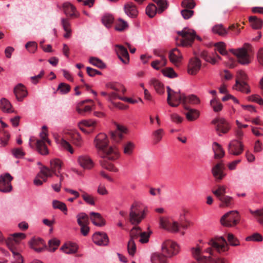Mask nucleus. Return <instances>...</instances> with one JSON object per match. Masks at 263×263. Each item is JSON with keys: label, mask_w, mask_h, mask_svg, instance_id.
<instances>
[{"label": "nucleus", "mask_w": 263, "mask_h": 263, "mask_svg": "<svg viewBox=\"0 0 263 263\" xmlns=\"http://www.w3.org/2000/svg\"><path fill=\"white\" fill-rule=\"evenodd\" d=\"M208 244L209 247L203 251L199 246L191 249L192 255L198 263H229L225 258L217 256V254L227 252L229 249L228 243L223 237L212 238Z\"/></svg>", "instance_id": "nucleus-1"}, {"label": "nucleus", "mask_w": 263, "mask_h": 263, "mask_svg": "<svg viewBox=\"0 0 263 263\" xmlns=\"http://www.w3.org/2000/svg\"><path fill=\"white\" fill-rule=\"evenodd\" d=\"M94 144L99 154L103 159L115 160L119 158V153L118 149L116 147H108V140L105 134H98L94 140Z\"/></svg>", "instance_id": "nucleus-2"}, {"label": "nucleus", "mask_w": 263, "mask_h": 263, "mask_svg": "<svg viewBox=\"0 0 263 263\" xmlns=\"http://www.w3.org/2000/svg\"><path fill=\"white\" fill-rule=\"evenodd\" d=\"M63 165L62 162L59 159H53L50 161V167H43L37 174L34 180L36 185H41L43 182H46L48 177H52L53 175L59 176Z\"/></svg>", "instance_id": "nucleus-3"}, {"label": "nucleus", "mask_w": 263, "mask_h": 263, "mask_svg": "<svg viewBox=\"0 0 263 263\" xmlns=\"http://www.w3.org/2000/svg\"><path fill=\"white\" fill-rule=\"evenodd\" d=\"M26 235L22 233H14L12 237L8 238L6 241V244L9 250L12 252L15 259L14 263H23V259L20 252L23 248L20 243V240L24 239Z\"/></svg>", "instance_id": "nucleus-4"}, {"label": "nucleus", "mask_w": 263, "mask_h": 263, "mask_svg": "<svg viewBox=\"0 0 263 263\" xmlns=\"http://www.w3.org/2000/svg\"><path fill=\"white\" fill-rule=\"evenodd\" d=\"M215 52L218 51L222 55H226L228 52L226 50V44L223 42H218L214 45ZM200 57L205 61L212 64H215L217 60H220L221 57L216 52L211 54L206 51H202L200 53Z\"/></svg>", "instance_id": "nucleus-5"}, {"label": "nucleus", "mask_w": 263, "mask_h": 263, "mask_svg": "<svg viewBox=\"0 0 263 263\" xmlns=\"http://www.w3.org/2000/svg\"><path fill=\"white\" fill-rule=\"evenodd\" d=\"M47 128L43 127V131L40 133L41 139H36L34 137L29 139V145L31 147H35L36 150L42 155L48 154L49 151L45 143V140L47 138Z\"/></svg>", "instance_id": "nucleus-6"}, {"label": "nucleus", "mask_w": 263, "mask_h": 263, "mask_svg": "<svg viewBox=\"0 0 263 263\" xmlns=\"http://www.w3.org/2000/svg\"><path fill=\"white\" fill-rule=\"evenodd\" d=\"M145 216L144 210L141 209L138 203H134L130 206L129 213V221L133 225H138Z\"/></svg>", "instance_id": "nucleus-7"}, {"label": "nucleus", "mask_w": 263, "mask_h": 263, "mask_svg": "<svg viewBox=\"0 0 263 263\" xmlns=\"http://www.w3.org/2000/svg\"><path fill=\"white\" fill-rule=\"evenodd\" d=\"M231 52L236 55L238 62L242 65H247L251 62L250 52L251 45L246 43L242 48L235 50L232 49Z\"/></svg>", "instance_id": "nucleus-8"}, {"label": "nucleus", "mask_w": 263, "mask_h": 263, "mask_svg": "<svg viewBox=\"0 0 263 263\" xmlns=\"http://www.w3.org/2000/svg\"><path fill=\"white\" fill-rule=\"evenodd\" d=\"M177 34L181 37L180 41L183 46H191L195 37L198 40L201 41V38L197 36L193 30L189 28H185L182 31H178Z\"/></svg>", "instance_id": "nucleus-9"}, {"label": "nucleus", "mask_w": 263, "mask_h": 263, "mask_svg": "<svg viewBox=\"0 0 263 263\" xmlns=\"http://www.w3.org/2000/svg\"><path fill=\"white\" fill-rule=\"evenodd\" d=\"M240 220V216L236 211H231L223 215L220 218L221 224L225 227H233L237 225Z\"/></svg>", "instance_id": "nucleus-10"}, {"label": "nucleus", "mask_w": 263, "mask_h": 263, "mask_svg": "<svg viewBox=\"0 0 263 263\" xmlns=\"http://www.w3.org/2000/svg\"><path fill=\"white\" fill-rule=\"evenodd\" d=\"M167 97V102L172 107H177L180 103L183 104L184 95L179 91H175L170 87H166Z\"/></svg>", "instance_id": "nucleus-11"}, {"label": "nucleus", "mask_w": 263, "mask_h": 263, "mask_svg": "<svg viewBox=\"0 0 263 263\" xmlns=\"http://www.w3.org/2000/svg\"><path fill=\"white\" fill-rule=\"evenodd\" d=\"M246 78V74L244 71L242 70L238 71L236 84L233 87V88L241 92L249 93L250 92V90L248 84L245 82Z\"/></svg>", "instance_id": "nucleus-12"}, {"label": "nucleus", "mask_w": 263, "mask_h": 263, "mask_svg": "<svg viewBox=\"0 0 263 263\" xmlns=\"http://www.w3.org/2000/svg\"><path fill=\"white\" fill-rule=\"evenodd\" d=\"M13 177L8 173H5L0 176V192L7 193L12 190L11 181Z\"/></svg>", "instance_id": "nucleus-13"}, {"label": "nucleus", "mask_w": 263, "mask_h": 263, "mask_svg": "<svg viewBox=\"0 0 263 263\" xmlns=\"http://www.w3.org/2000/svg\"><path fill=\"white\" fill-rule=\"evenodd\" d=\"M162 250L163 253L167 255L168 257H171L178 253L179 247L175 242L167 240L163 243Z\"/></svg>", "instance_id": "nucleus-14"}, {"label": "nucleus", "mask_w": 263, "mask_h": 263, "mask_svg": "<svg viewBox=\"0 0 263 263\" xmlns=\"http://www.w3.org/2000/svg\"><path fill=\"white\" fill-rule=\"evenodd\" d=\"M212 123L215 125V129L219 136H221V134L227 133L231 128L229 123L223 118L214 119Z\"/></svg>", "instance_id": "nucleus-15"}, {"label": "nucleus", "mask_w": 263, "mask_h": 263, "mask_svg": "<svg viewBox=\"0 0 263 263\" xmlns=\"http://www.w3.org/2000/svg\"><path fill=\"white\" fill-rule=\"evenodd\" d=\"M224 165L221 161L213 166L211 173L216 182H220L226 176V174L224 172Z\"/></svg>", "instance_id": "nucleus-16"}, {"label": "nucleus", "mask_w": 263, "mask_h": 263, "mask_svg": "<svg viewBox=\"0 0 263 263\" xmlns=\"http://www.w3.org/2000/svg\"><path fill=\"white\" fill-rule=\"evenodd\" d=\"M159 224L162 228L168 231L175 233L179 231V224L177 221L160 217Z\"/></svg>", "instance_id": "nucleus-17"}, {"label": "nucleus", "mask_w": 263, "mask_h": 263, "mask_svg": "<svg viewBox=\"0 0 263 263\" xmlns=\"http://www.w3.org/2000/svg\"><path fill=\"white\" fill-rule=\"evenodd\" d=\"M243 151L242 143L237 140L231 141L228 146V152L235 156L240 155Z\"/></svg>", "instance_id": "nucleus-18"}, {"label": "nucleus", "mask_w": 263, "mask_h": 263, "mask_svg": "<svg viewBox=\"0 0 263 263\" xmlns=\"http://www.w3.org/2000/svg\"><path fill=\"white\" fill-rule=\"evenodd\" d=\"M201 66V61L197 58H192L188 64L187 72L190 74L195 75L200 69Z\"/></svg>", "instance_id": "nucleus-19"}, {"label": "nucleus", "mask_w": 263, "mask_h": 263, "mask_svg": "<svg viewBox=\"0 0 263 263\" xmlns=\"http://www.w3.org/2000/svg\"><path fill=\"white\" fill-rule=\"evenodd\" d=\"M117 130L111 132V137L116 142H119L123 138V134L127 133V128L122 125L117 124Z\"/></svg>", "instance_id": "nucleus-20"}, {"label": "nucleus", "mask_w": 263, "mask_h": 263, "mask_svg": "<svg viewBox=\"0 0 263 263\" xmlns=\"http://www.w3.org/2000/svg\"><path fill=\"white\" fill-rule=\"evenodd\" d=\"M92 240L95 243L99 246H106L109 241L107 235L105 233L101 232H97L94 234Z\"/></svg>", "instance_id": "nucleus-21"}, {"label": "nucleus", "mask_w": 263, "mask_h": 263, "mask_svg": "<svg viewBox=\"0 0 263 263\" xmlns=\"http://www.w3.org/2000/svg\"><path fill=\"white\" fill-rule=\"evenodd\" d=\"M78 162L84 169H91L93 166V162L87 155H81L78 158Z\"/></svg>", "instance_id": "nucleus-22"}, {"label": "nucleus", "mask_w": 263, "mask_h": 263, "mask_svg": "<svg viewBox=\"0 0 263 263\" xmlns=\"http://www.w3.org/2000/svg\"><path fill=\"white\" fill-rule=\"evenodd\" d=\"M116 48L119 58L123 63H128L129 62V54L127 49L122 45H117Z\"/></svg>", "instance_id": "nucleus-23"}, {"label": "nucleus", "mask_w": 263, "mask_h": 263, "mask_svg": "<svg viewBox=\"0 0 263 263\" xmlns=\"http://www.w3.org/2000/svg\"><path fill=\"white\" fill-rule=\"evenodd\" d=\"M14 93L18 101H22L28 94L25 87L22 84H18L14 88Z\"/></svg>", "instance_id": "nucleus-24"}, {"label": "nucleus", "mask_w": 263, "mask_h": 263, "mask_svg": "<svg viewBox=\"0 0 263 263\" xmlns=\"http://www.w3.org/2000/svg\"><path fill=\"white\" fill-rule=\"evenodd\" d=\"M29 244L32 249L37 252H41L45 246L43 240L39 238L32 239Z\"/></svg>", "instance_id": "nucleus-25"}, {"label": "nucleus", "mask_w": 263, "mask_h": 263, "mask_svg": "<svg viewBox=\"0 0 263 263\" xmlns=\"http://www.w3.org/2000/svg\"><path fill=\"white\" fill-rule=\"evenodd\" d=\"M124 11L128 16L132 18L136 17L138 14L136 6L132 3H128L124 5Z\"/></svg>", "instance_id": "nucleus-26"}, {"label": "nucleus", "mask_w": 263, "mask_h": 263, "mask_svg": "<svg viewBox=\"0 0 263 263\" xmlns=\"http://www.w3.org/2000/svg\"><path fill=\"white\" fill-rule=\"evenodd\" d=\"M90 218L92 223L96 226L102 227L105 224V220L98 213L91 212L90 213Z\"/></svg>", "instance_id": "nucleus-27"}, {"label": "nucleus", "mask_w": 263, "mask_h": 263, "mask_svg": "<svg viewBox=\"0 0 263 263\" xmlns=\"http://www.w3.org/2000/svg\"><path fill=\"white\" fill-rule=\"evenodd\" d=\"M185 109L187 110L185 113L186 119L190 121H193L197 119L200 116L199 110L190 108L189 106L185 107Z\"/></svg>", "instance_id": "nucleus-28"}, {"label": "nucleus", "mask_w": 263, "mask_h": 263, "mask_svg": "<svg viewBox=\"0 0 263 263\" xmlns=\"http://www.w3.org/2000/svg\"><path fill=\"white\" fill-rule=\"evenodd\" d=\"M182 59L180 51L177 48L172 49L169 53V59L173 64L176 65Z\"/></svg>", "instance_id": "nucleus-29"}, {"label": "nucleus", "mask_w": 263, "mask_h": 263, "mask_svg": "<svg viewBox=\"0 0 263 263\" xmlns=\"http://www.w3.org/2000/svg\"><path fill=\"white\" fill-rule=\"evenodd\" d=\"M68 138L76 146L80 147L82 144V139L79 133L76 131L68 133Z\"/></svg>", "instance_id": "nucleus-30"}, {"label": "nucleus", "mask_w": 263, "mask_h": 263, "mask_svg": "<svg viewBox=\"0 0 263 263\" xmlns=\"http://www.w3.org/2000/svg\"><path fill=\"white\" fill-rule=\"evenodd\" d=\"M200 102L199 98L194 95H191L187 96H184L183 105L185 108V106H188V104L197 105Z\"/></svg>", "instance_id": "nucleus-31"}, {"label": "nucleus", "mask_w": 263, "mask_h": 263, "mask_svg": "<svg viewBox=\"0 0 263 263\" xmlns=\"http://www.w3.org/2000/svg\"><path fill=\"white\" fill-rule=\"evenodd\" d=\"M63 11L67 16L77 17L75 7L69 3H65L63 6Z\"/></svg>", "instance_id": "nucleus-32"}, {"label": "nucleus", "mask_w": 263, "mask_h": 263, "mask_svg": "<svg viewBox=\"0 0 263 263\" xmlns=\"http://www.w3.org/2000/svg\"><path fill=\"white\" fill-rule=\"evenodd\" d=\"M152 263H167V257L160 253H154L151 256Z\"/></svg>", "instance_id": "nucleus-33"}, {"label": "nucleus", "mask_w": 263, "mask_h": 263, "mask_svg": "<svg viewBox=\"0 0 263 263\" xmlns=\"http://www.w3.org/2000/svg\"><path fill=\"white\" fill-rule=\"evenodd\" d=\"M213 149L214 152V158L220 159L224 155V151L221 145L217 142H214L213 145Z\"/></svg>", "instance_id": "nucleus-34"}, {"label": "nucleus", "mask_w": 263, "mask_h": 263, "mask_svg": "<svg viewBox=\"0 0 263 263\" xmlns=\"http://www.w3.org/2000/svg\"><path fill=\"white\" fill-rule=\"evenodd\" d=\"M11 104L9 101L5 98H3L0 100V109L4 112L10 113L13 111L11 109Z\"/></svg>", "instance_id": "nucleus-35"}, {"label": "nucleus", "mask_w": 263, "mask_h": 263, "mask_svg": "<svg viewBox=\"0 0 263 263\" xmlns=\"http://www.w3.org/2000/svg\"><path fill=\"white\" fill-rule=\"evenodd\" d=\"M77 222L80 226L88 225L89 223V217L85 213H80L77 215Z\"/></svg>", "instance_id": "nucleus-36"}, {"label": "nucleus", "mask_w": 263, "mask_h": 263, "mask_svg": "<svg viewBox=\"0 0 263 263\" xmlns=\"http://www.w3.org/2000/svg\"><path fill=\"white\" fill-rule=\"evenodd\" d=\"M108 88L111 89L115 92H121L123 94L126 92V88L123 85L118 83H110L106 84Z\"/></svg>", "instance_id": "nucleus-37"}, {"label": "nucleus", "mask_w": 263, "mask_h": 263, "mask_svg": "<svg viewBox=\"0 0 263 263\" xmlns=\"http://www.w3.org/2000/svg\"><path fill=\"white\" fill-rule=\"evenodd\" d=\"M61 24L64 31L66 32V33L64 34V37L65 38L69 37L71 31L69 20L66 18H62L61 19Z\"/></svg>", "instance_id": "nucleus-38"}, {"label": "nucleus", "mask_w": 263, "mask_h": 263, "mask_svg": "<svg viewBox=\"0 0 263 263\" xmlns=\"http://www.w3.org/2000/svg\"><path fill=\"white\" fill-rule=\"evenodd\" d=\"M212 193L219 199L221 197L226 195V186L225 185H217L216 189L212 190Z\"/></svg>", "instance_id": "nucleus-39"}, {"label": "nucleus", "mask_w": 263, "mask_h": 263, "mask_svg": "<svg viewBox=\"0 0 263 263\" xmlns=\"http://www.w3.org/2000/svg\"><path fill=\"white\" fill-rule=\"evenodd\" d=\"M150 84L154 87L155 90L159 94H163L164 92V85L158 80L152 79Z\"/></svg>", "instance_id": "nucleus-40"}, {"label": "nucleus", "mask_w": 263, "mask_h": 263, "mask_svg": "<svg viewBox=\"0 0 263 263\" xmlns=\"http://www.w3.org/2000/svg\"><path fill=\"white\" fill-rule=\"evenodd\" d=\"M135 147V144L134 143L131 141L127 142L123 145L124 154L128 156L132 155L133 153Z\"/></svg>", "instance_id": "nucleus-41"}, {"label": "nucleus", "mask_w": 263, "mask_h": 263, "mask_svg": "<svg viewBox=\"0 0 263 263\" xmlns=\"http://www.w3.org/2000/svg\"><path fill=\"white\" fill-rule=\"evenodd\" d=\"M84 103L85 101H82L79 103L77 107V112L82 115H84L85 113L91 110V107L89 105H84Z\"/></svg>", "instance_id": "nucleus-42"}, {"label": "nucleus", "mask_w": 263, "mask_h": 263, "mask_svg": "<svg viewBox=\"0 0 263 263\" xmlns=\"http://www.w3.org/2000/svg\"><path fill=\"white\" fill-rule=\"evenodd\" d=\"M250 22L253 28L255 29H259L261 28L263 22L255 16H251L249 17Z\"/></svg>", "instance_id": "nucleus-43"}, {"label": "nucleus", "mask_w": 263, "mask_h": 263, "mask_svg": "<svg viewBox=\"0 0 263 263\" xmlns=\"http://www.w3.org/2000/svg\"><path fill=\"white\" fill-rule=\"evenodd\" d=\"M96 125H97V122L95 121L84 120V121H81L80 123L79 126L82 131H83L84 132H86V130L83 127V126L87 127H89V128H92V129H90V130H92L93 128L95 127L96 126Z\"/></svg>", "instance_id": "nucleus-44"}, {"label": "nucleus", "mask_w": 263, "mask_h": 263, "mask_svg": "<svg viewBox=\"0 0 263 263\" xmlns=\"http://www.w3.org/2000/svg\"><path fill=\"white\" fill-rule=\"evenodd\" d=\"M167 63L165 57H162L160 60H155L151 63V66L156 70H159L161 67L165 66Z\"/></svg>", "instance_id": "nucleus-45"}, {"label": "nucleus", "mask_w": 263, "mask_h": 263, "mask_svg": "<svg viewBox=\"0 0 263 263\" xmlns=\"http://www.w3.org/2000/svg\"><path fill=\"white\" fill-rule=\"evenodd\" d=\"M10 138L9 134L5 130H0V144L2 146H5L7 145Z\"/></svg>", "instance_id": "nucleus-46"}, {"label": "nucleus", "mask_w": 263, "mask_h": 263, "mask_svg": "<svg viewBox=\"0 0 263 263\" xmlns=\"http://www.w3.org/2000/svg\"><path fill=\"white\" fill-rule=\"evenodd\" d=\"M61 250L66 254H73L77 251L78 247L73 244H66L62 247Z\"/></svg>", "instance_id": "nucleus-47"}, {"label": "nucleus", "mask_w": 263, "mask_h": 263, "mask_svg": "<svg viewBox=\"0 0 263 263\" xmlns=\"http://www.w3.org/2000/svg\"><path fill=\"white\" fill-rule=\"evenodd\" d=\"M212 31L221 36H224L228 33V30L221 24L215 25L212 28Z\"/></svg>", "instance_id": "nucleus-48"}, {"label": "nucleus", "mask_w": 263, "mask_h": 263, "mask_svg": "<svg viewBox=\"0 0 263 263\" xmlns=\"http://www.w3.org/2000/svg\"><path fill=\"white\" fill-rule=\"evenodd\" d=\"M80 191L82 193V197L85 202L91 205L95 204V198L92 195L88 194L82 190H80Z\"/></svg>", "instance_id": "nucleus-49"}, {"label": "nucleus", "mask_w": 263, "mask_h": 263, "mask_svg": "<svg viewBox=\"0 0 263 263\" xmlns=\"http://www.w3.org/2000/svg\"><path fill=\"white\" fill-rule=\"evenodd\" d=\"M52 206L54 209H59L63 211L65 214H67V208L64 203L54 200L52 201Z\"/></svg>", "instance_id": "nucleus-50"}, {"label": "nucleus", "mask_w": 263, "mask_h": 263, "mask_svg": "<svg viewBox=\"0 0 263 263\" xmlns=\"http://www.w3.org/2000/svg\"><path fill=\"white\" fill-rule=\"evenodd\" d=\"M218 200L221 202L219 206L222 208L230 206L233 201V198L227 195L221 197Z\"/></svg>", "instance_id": "nucleus-51"}, {"label": "nucleus", "mask_w": 263, "mask_h": 263, "mask_svg": "<svg viewBox=\"0 0 263 263\" xmlns=\"http://www.w3.org/2000/svg\"><path fill=\"white\" fill-rule=\"evenodd\" d=\"M90 64L99 68L103 69L105 67V64L99 59L95 57H90L89 60Z\"/></svg>", "instance_id": "nucleus-52"}, {"label": "nucleus", "mask_w": 263, "mask_h": 263, "mask_svg": "<svg viewBox=\"0 0 263 263\" xmlns=\"http://www.w3.org/2000/svg\"><path fill=\"white\" fill-rule=\"evenodd\" d=\"M59 143L61 146L64 149L68 151L70 153H73V149L70 144L65 139L62 138L59 140Z\"/></svg>", "instance_id": "nucleus-53"}, {"label": "nucleus", "mask_w": 263, "mask_h": 263, "mask_svg": "<svg viewBox=\"0 0 263 263\" xmlns=\"http://www.w3.org/2000/svg\"><path fill=\"white\" fill-rule=\"evenodd\" d=\"M210 105L215 112L220 111L223 107L222 104L216 99V97L211 100Z\"/></svg>", "instance_id": "nucleus-54"}, {"label": "nucleus", "mask_w": 263, "mask_h": 263, "mask_svg": "<svg viewBox=\"0 0 263 263\" xmlns=\"http://www.w3.org/2000/svg\"><path fill=\"white\" fill-rule=\"evenodd\" d=\"M141 232V229L139 227H134L130 232V239L135 240V239H137L138 237H139Z\"/></svg>", "instance_id": "nucleus-55"}, {"label": "nucleus", "mask_w": 263, "mask_h": 263, "mask_svg": "<svg viewBox=\"0 0 263 263\" xmlns=\"http://www.w3.org/2000/svg\"><path fill=\"white\" fill-rule=\"evenodd\" d=\"M152 232L148 229L147 232H142L139 237V242L141 243H147Z\"/></svg>", "instance_id": "nucleus-56"}, {"label": "nucleus", "mask_w": 263, "mask_h": 263, "mask_svg": "<svg viewBox=\"0 0 263 263\" xmlns=\"http://www.w3.org/2000/svg\"><path fill=\"white\" fill-rule=\"evenodd\" d=\"M164 134V130L162 128L158 129L154 131L153 133V135L154 137V143L157 144L159 142L162 138Z\"/></svg>", "instance_id": "nucleus-57"}, {"label": "nucleus", "mask_w": 263, "mask_h": 263, "mask_svg": "<svg viewBox=\"0 0 263 263\" xmlns=\"http://www.w3.org/2000/svg\"><path fill=\"white\" fill-rule=\"evenodd\" d=\"M128 27V24L122 19H119L116 23L115 29L122 31Z\"/></svg>", "instance_id": "nucleus-58"}, {"label": "nucleus", "mask_w": 263, "mask_h": 263, "mask_svg": "<svg viewBox=\"0 0 263 263\" xmlns=\"http://www.w3.org/2000/svg\"><path fill=\"white\" fill-rule=\"evenodd\" d=\"M157 11V7L154 4H149L146 8V13L150 17H153Z\"/></svg>", "instance_id": "nucleus-59"}, {"label": "nucleus", "mask_w": 263, "mask_h": 263, "mask_svg": "<svg viewBox=\"0 0 263 263\" xmlns=\"http://www.w3.org/2000/svg\"><path fill=\"white\" fill-rule=\"evenodd\" d=\"M60 245V241L58 239H51L48 241V250L54 252Z\"/></svg>", "instance_id": "nucleus-60"}, {"label": "nucleus", "mask_w": 263, "mask_h": 263, "mask_svg": "<svg viewBox=\"0 0 263 263\" xmlns=\"http://www.w3.org/2000/svg\"><path fill=\"white\" fill-rule=\"evenodd\" d=\"M155 3H156L159 8L158 10V13H162L164 9L167 8V4L166 1L165 0H153Z\"/></svg>", "instance_id": "nucleus-61"}, {"label": "nucleus", "mask_w": 263, "mask_h": 263, "mask_svg": "<svg viewBox=\"0 0 263 263\" xmlns=\"http://www.w3.org/2000/svg\"><path fill=\"white\" fill-rule=\"evenodd\" d=\"M114 21V17L111 15L106 14L102 18V23L106 27H109Z\"/></svg>", "instance_id": "nucleus-62"}, {"label": "nucleus", "mask_w": 263, "mask_h": 263, "mask_svg": "<svg viewBox=\"0 0 263 263\" xmlns=\"http://www.w3.org/2000/svg\"><path fill=\"white\" fill-rule=\"evenodd\" d=\"M164 76L170 78L177 77V74L172 68H166L161 70Z\"/></svg>", "instance_id": "nucleus-63"}, {"label": "nucleus", "mask_w": 263, "mask_h": 263, "mask_svg": "<svg viewBox=\"0 0 263 263\" xmlns=\"http://www.w3.org/2000/svg\"><path fill=\"white\" fill-rule=\"evenodd\" d=\"M251 213L256 216L257 218V221L263 225V209L254 211H251Z\"/></svg>", "instance_id": "nucleus-64"}]
</instances>
